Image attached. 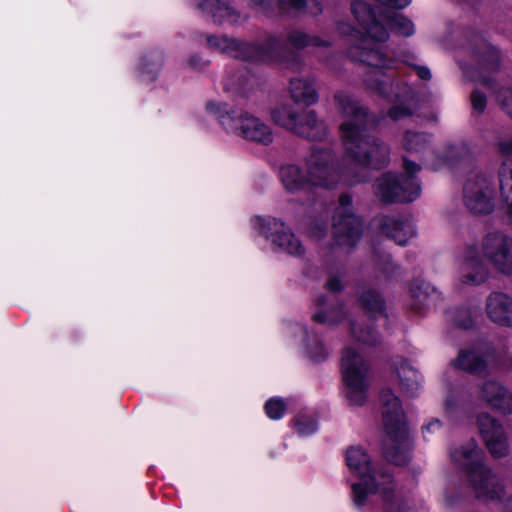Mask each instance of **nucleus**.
Listing matches in <instances>:
<instances>
[{"instance_id":"c756f323","label":"nucleus","mask_w":512,"mask_h":512,"mask_svg":"<svg viewBox=\"0 0 512 512\" xmlns=\"http://www.w3.org/2000/svg\"><path fill=\"white\" fill-rule=\"evenodd\" d=\"M288 41L294 48H304L311 45L320 46L324 44L318 37H310L300 31L290 33Z\"/></svg>"},{"instance_id":"4be33fe9","label":"nucleus","mask_w":512,"mask_h":512,"mask_svg":"<svg viewBox=\"0 0 512 512\" xmlns=\"http://www.w3.org/2000/svg\"><path fill=\"white\" fill-rule=\"evenodd\" d=\"M410 293L414 299L411 308L415 311H420L424 306H430L438 296L435 288L426 282L413 284L410 288Z\"/></svg>"},{"instance_id":"7c9ffc66","label":"nucleus","mask_w":512,"mask_h":512,"mask_svg":"<svg viewBox=\"0 0 512 512\" xmlns=\"http://www.w3.org/2000/svg\"><path fill=\"white\" fill-rule=\"evenodd\" d=\"M428 143V137L424 134L407 132L404 137V147L407 151L418 152Z\"/></svg>"},{"instance_id":"b1692460","label":"nucleus","mask_w":512,"mask_h":512,"mask_svg":"<svg viewBox=\"0 0 512 512\" xmlns=\"http://www.w3.org/2000/svg\"><path fill=\"white\" fill-rule=\"evenodd\" d=\"M199 7L202 10L211 13L212 17L220 23L224 21L235 23L237 21L238 16L236 13L219 0H206L200 2Z\"/></svg>"},{"instance_id":"9b49d317","label":"nucleus","mask_w":512,"mask_h":512,"mask_svg":"<svg viewBox=\"0 0 512 512\" xmlns=\"http://www.w3.org/2000/svg\"><path fill=\"white\" fill-rule=\"evenodd\" d=\"M341 371L346 397L351 405L360 406L367 399V366L363 358L352 348L343 351Z\"/></svg>"},{"instance_id":"5701e85b","label":"nucleus","mask_w":512,"mask_h":512,"mask_svg":"<svg viewBox=\"0 0 512 512\" xmlns=\"http://www.w3.org/2000/svg\"><path fill=\"white\" fill-rule=\"evenodd\" d=\"M453 366L470 373L482 374L486 371V361L475 351L462 350L453 361Z\"/></svg>"},{"instance_id":"8fccbe9b","label":"nucleus","mask_w":512,"mask_h":512,"mask_svg":"<svg viewBox=\"0 0 512 512\" xmlns=\"http://www.w3.org/2000/svg\"><path fill=\"white\" fill-rule=\"evenodd\" d=\"M190 66L196 67V64L193 63V59L190 61Z\"/></svg>"},{"instance_id":"473e14b6","label":"nucleus","mask_w":512,"mask_h":512,"mask_svg":"<svg viewBox=\"0 0 512 512\" xmlns=\"http://www.w3.org/2000/svg\"><path fill=\"white\" fill-rule=\"evenodd\" d=\"M295 426L298 434L301 436H308L314 433L317 429L315 421L308 417L298 418L295 422Z\"/></svg>"},{"instance_id":"a211bd4d","label":"nucleus","mask_w":512,"mask_h":512,"mask_svg":"<svg viewBox=\"0 0 512 512\" xmlns=\"http://www.w3.org/2000/svg\"><path fill=\"white\" fill-rule=\"evenodd\" d=\"M481 398L494 409L512 413V392L498 382H485L481 387Z\"/></svg>"},{"instance_id":"6e6552de","label":"nucleus","mask_w":512,"mask_h":512,"mask_svg":"<svg viewBox=\"0 0 512 512\" xmlns=\"http://www.w3.org/2000/svg\"><path fill=\"white\" fill-rule=\"evenodd\" d=\"M403 167L405 175L385 173L377 179L375 193L383 202H409L420 195V185L415 176L420 166L404 158Z\"/></svg>"},{"instance_id":"37998d69","label":"nucleus","mask_w":512,"mask_h":512,"mask_svg":"<svg viewBox=\"0 0 512 512\" xmlns=\"http://www.w3.org/2000/svg\"><path fill=\"white\" fill-rule=\"evenodd\" d=\"M327 287L330 291L336 292L341 289V283L338 278H330L327 282Z\"/></svg>"},{"instance_id":"09e8293b","label":"nucleus","mask_w":512,"mask_h":512,"mask_svg":"<svg viewBox=\"0 0 512 512\" xmlns=\"http://www.w3.org/2000/svg\"><path fill=\"white\" fill-rule=\"evenodd\" d=\"M309 235L314 238L320 237V235H318L317 233L314 232V228H311V230L309 231Z\"/></svg>"},{"instance_id":"49530a36","label":"nucleus","mask_w":512,"mask_h":512,"mask_svg":"<svg viewBox=\"0 0 512 512\" xmlns=\"http://www.w3.org/2000/svg\"><path fill=\"white\" fill-rule=\"evenodd\" d=\"M338 29L342 34H350L352 32V29L348 24H340Z\"/></svg>"},{"instance_id":"cd10ccee","label":"nucleus","mask_w":512,"mask_h":512,"mask_svg":"<svg viewBox=\"0 0 512 512\" xmlns=\"http://www.w3.org/2000/svg\"><path fill=\"white\" fill-rule=\"evenodd\" d=\"M410 89L403 88L401 97L397 94L395 98L399 100V104L394 105L388 112L391 119L397 121L412 114V98L410 96Z\"/></svg>"},{"instance_id":"f704fd0d","label":"nucleus","mask_w":512,"mask_h":512,"mask_svg":"<svg viewBox=\"0 0 512 512\" xmlns=\"http://www.w3.org/2000/svg\"><path fill=\"white\" fill-rule=\"evenodd\" d=\"M352 333L356 340L363 342L367 345H374L376 344L378 338L375 333H373L371 330L364 331L363 329H358L357 327H353Z\"/></svg>"},{"instance_id":"2eb2a0df","label":"nucleus","mask_w":512,"mask_h":512,"mask_svg":"<svg viewBox=\"0 0 512 512\" xmlns=\"http://www.w3.org/2000/svg\"><path fill=\"white\" fill-rule=\"evenodd\" d=\"M477 425L491 455L495 458L506 456L509 452V443L503 426L486 413L478 416Z\"/></svg>"},{"instance_id":"dca6fc26","label":"nucleus","mask_w":512,"mask_h":512,"mask_svg":"<svg viewBox=\"0 0 512 512\" xmlns=\"http://www.w3.org/2000/svg\"><path fill=\"white\" fill-rule=\"evenodd\" d=\"M261 230L266 238L281 250L295 256L303 253L304 249L300 241L283 222L277 219H262Z\"/></svg>"},{"instance_id":"0eeeda50","label":"nucleus","mask_w":512,"mask_h":512,"mask_svg":"<svg viewBox=\"0 0 512 512\" xmlns=\"http://www.w3.org/2000/svg\"><path fill=\"white\" fill-rule=\"evenodd\" d=\"M380 403L385 432L396 445L391 449H387L385 456L388 461L396 465H404L409 457L406 451L407 428L401 403L389 389L381 392Z\"/></svg>"},{"instance_id":"a18cd8bd","label":"nucleus","mask_w":512,"mask_h":512,"mask_svg":"<svg viewBox=\"0 0 512 512\" xmlns=\"http://www.w3.org/2000/svg\"><path fill=\"white\" fill-rule=\"evenodd\" d=\"M313 319L316 322L325 323L328 321V316L325 313L318 312V313L314 314Z\"/></svg>"},{"instance_id":"a878e982","label":"nucleus","mask_w":512,"mask_h":512,"mask_svg":"<svg viewBox=\"0 0 512 512\" xmlns=\"http://www.w3.org/2000/svg\"><path fill=\"white\" fill-rule=\"evenodd\" d=\"M477 57L481 70L480 81L488 84V80L482 75V73L484 71H496L499 63V54L494 47L484 45L482 50L478 53Z\"/></svg>"},{"instance_id":"6ab92c4d","label":"nucleus","mask_w":512,"mask_h":512,"mask_svg":"<svg viewBox=\"0 0 512 512\" xmlns=\"http://www.w3.org/2000/svg\"><path fill=\"white\" fill-rule=\"evenodd\" d=\"M298 114H296L292 107L287 104H280L275 106L271 111L272 120L282 126L283 128L293 132L296 135H310L315 136L319 133L321 127H314L311 130H306L303 126L298 125Z\"/></svg>"},{"instance_id":"ea45409f","label":"nucleus","mask_w":512,"mask_h":512,"mask_svg":"<svg viewBox=\"0 0 512 512\" xmlns=\"http://www.w3.org/2000/svg\"><path fill=\"white\" fill-rule=\"evenodd\" d=\"M326 350L321 344H316L314 349L309 350L311 359L316 362L322 361L326 357Z\"/></svg>"},{"instance_id":"c85d7f7f","label":"nucleus","mask_w":512,"mask_h":512,"mask_svg":"<svg viewBox=\"0 0 512 512\" xmlns=\"http://www.w3.org/2000/svg\"><path fill=\"white\" fill-rule=\"evenodd\" d=\"M361 302L367 312L371 313L373 317H380L383 320L386 319L384 314V303L380 296L374 291H367L361 296Z\"/></svg>"},{"instance_id":"f03ea898","label":"nucleus","mask_w":512,"mask_h":512,"mask_svg":"<svg viewBox=\"0 0 512 512\" xmlns=\"http://www.w3.org/2000/svg\"><path fill=\"white\" fill-rule=\"evenodd\" d=\"M334 99L342 117L340 137L345 149L344 161L354 166L380 168L388 161L389 149L369 134L366 109L343 91L337 92Z\"/></svg>"},{"instance_id":"bb28decb","label":"nucleus","mask_w":512,"mask_h":512,"mask_svg":"<svg viewBox=\"0 0 512 512\" xmlns=\"http://www.w3.org/2000/svg\"><path fill=\"white\" fill-rule=\"evenodd\" d=\"M298 125L303 126L306 130H311L312 128L321 127L319 129V133L315 136L310 135H300L301 137L310 139V140H321L326 136L327 128L323 121L319 120L314 111H306L301 114H298Z\"/></svg>"},{"instance_id":"c03bdc74","label":"nucleus","mask_w":512,"mask_h":512,"mask_svg":"<svg viewBox=\"0 0 512 512\" xmlns=\"http://www.w3.org/2000/svg\"><path fill=\"white\" fill-rule=\"evenodd\" d=\"M417 74L420 78L428 80L431 77V73L428 68L426 67H417Z\"/></svg>"},{"instance_id":"423d86ee","label":"nucleus","mask_w":512,"mask_h":512,"mask_svg":"<svg viewBox=\"0 0 512 512\" xmlns=\"http://www.w3.org/2000/svg\"><path fill=\"white\" fill-rule=\"evenodd\" d=\"M346 463L360 482L352 485L353 501L362 507L367 497L375 493L386 494L391 490L390 474L372 468L369 454L360 446H351L346 452Z\"/></svg>"},{"instance_id":"de8ad7c7","label":"nucleus","mask_w":512,"mask_h":512,"mask_svg":"<svg viewBox=\"0 0 512 512\" xmlns=\"http://www.w3.org/2000/svg\"><path fill=\"white\" fill-rule=\"evenodd\" d=\"M369 85L372 87V88H375L377 90L380 91V93H385V88H384V84L382 82L380 83H369Z\"/></svg>"},{"instance_id":"72a5a7b5","label":"nucleus","mask_w":512,"mask_h":512,"mask_svg":"<svg viewBox=\"0 0 512 512\" xmlns=\"http://www.w3.org/2000/svg\"><path fill=\"white\" fill-rule=\"evenodd\" d=\"M497 99L502 108L512 118V89L502 88L497 94Z\"/></svg>"},{"instance_id":"7ed1b4c3","label":"nucleus","mask_w":512,"mask_h":512,"mask_svg":"<svg viewBox=\"0 0 512 512\" xmlns=\"http://www.w3.org/2000/svg\"><path fill=\"white\" fill-rule=\"evenodd\" d=\"M487 259L495 270L512 275V239L501 232L487 234L480 244H468L457 258L459 281L476 286L486 281L489 270Z\"/></svg>"},{"instance_id":"1a4fd4ad","label":"nucleus","mask_w":512,"mask_h":512,"mask_svg":"<svg viewBox=\"0 0 512 512\" xmlns=\"http://www.w3.org/2000/svg\"><path fill=\"white\" fill-rule=\"evenodd\" d=\"M208 44L222 51L233 53L234 57H241L249 61L279 62L286 48L284 43L276 37H268L255 43H239L226 37H209Z\"/></svg>"},{"instance_id":"f3484780","label":"nucleus","mask_w":512,"mask_h":512,"mask_svg":"<svg viewBox=\"0 0 512 512\" xmlns=\"http://www.w3.org/2000/svg\"><path fill=\"white\" fill-rule=\"evenodd\" d=\"M487 317L501 327L512 328V297L502 292H493L486 299Z\"/></svg>"},{"instance_id":"e433bc0d","label":"nucleus","mask_w":512,"mask_h":512,"mask_svg":"<svg viewBox=\"0 0 512 512\" xmlns=\"http://www.w3.org/2000/svg\"><path fill=\"white\" fill-rule=\"evenodd\" d=\"M472 107L475 111L481 113L486 107V98L478 91H474L471 95Z\"/></svg>"},{"instance_id":"4468645a","label":"nucleus","mask_w":512,"mask_h":512,"mask_svg":"<svg viewBox=\"0 0 512 512\" xmlns=\"http://www.w3.org/2000/svg\"><path fill=\"white\" fill-rule=\"evenodd\" d=\"M497 153L503 158L497 171L500 195L505 203L509 221L512 224V136L499 139Z\"/></svg>"},{"instance_id":"aec40b11","label":"nucleus","mask_w":512,"mask_h":512,"mask_svg":"<svg viewBox=\"0 0 512 512\" xmlns=\"http://www.w3.org/2000/svg\"><path fill=\"white\" fill-rule=\"evenodd\" d=\"M378 225L387 237L393 239L399 245L406 244L415 234L414 227L411 223L401 222L387 216L378 219Z\"/></svg>"},{"instance_id":"79ce46f5","label":"nucleus","mask_w":512,"mask_h":512,"mask_svg":"<svg viewBox=\"0 0 512 512\" xmlns=\"http://www.w3.org/2000/svg\"><path fill=\"white\" fill-rule=\"evenodd\" d=\"M251 3L253 7L262 13L267 14L270 12V3H267L266 0H251Z\"/></svg>"},{"instance_id":"f257e3e1","label":"nucleus","mask_w":512,"mask_h":512,"mask_svg":"<svg viewBox=\"0 0 512 512\" xmlns=\"http://www.w3.org/2000/svg\"><path fill=\"white\" fill-rule=\"evenodd\" d=\"M381 8L374 10L363 0L352 3V13L362 29L360 61L374 68H398V61L387 60L383 52L389 38L388 29L402 36H411L413 23L395 10L408 6L411 0H377Z\"/></svg>"},{"instance_id":"20e7f679","label":"nucleus","mask_w":512,"mask_h":512,"mask_svg":"<svg viewBox=\"0 0 512 512\" xmlns=\"http://www.w3.org/2000/svg\"><path fill=\"white\" fill-rule=\"evenodd\" d=\"M452 462L466 471L476 497L483 501L500 500L504 493L501 481L483 464L484 454L474 440L450 452Z\"/></svg>"},{"instance_id":"ddd939ff","label":"nucleus","mask_w":512,"mask_h":512,"mask_svg":"<svg viewBox=\"0 0 512 512\" xmlns=\"http://www.w3.org/2000/svg\"><path fill=\"white\" fill-rule=\"evenodd\" d=\"M494 189L483 173L470 176L464 186V204L474 214H487L494 208Z\"/></svg>"},{"instance_id":"58836bf2","label":"nucleus","mask_w":512,"mask_h":512,"mask_svg":"<svg viewBox=\"0 0 512 512\" xmlns=\"http://www.w3.org/2000/svg\"><path fill=\"white\" fill-rule=\"evenodd\" d=\"M441 428V422L438 419H432L428 421L423 427H422V433L424 438H428L431 434L439 431Z\"/></svg>"},{"instance_id":"393cba45","label":"nucleus","mask_w":512,"mask_h":512,"mask_svg":"<svg viewBox=\"0 0 512 512\" xmlns=\"http://www.w3.org/2000/svg\"><path fill=\"white\" fill-rule=\"evenodd\" d=\"M401 390L407 395L413 396L420 387L421 376L413 368L408 365H402L398 371Z\"/></svg>"},{"instance_id":"412c9836","label":"nucleus","mask_w":512,"mask_h":512,"mask_svg":"<svg viewBox=\"0 0 512 512\" xmlns=\"http://www.w3.org/2000/svg\"><path fill=\"white\" fill-rule=\"evenodd\" d=\"M291 97L296 103L312 105L317 102L318 95L311 83L304 79L295 78L290 82Z\"/></svg>"},{"instance_id":"a19ab883","label":"nucleus","mask_w":512,"mask_h":512,"mask_svg":"<svg viewBox=\"0 0 512 512\" xmlns=\"http://www.w3.org/2000/svg\"><path fill=\"white\" fill-rule=\"evenodd\" d=\"M288 4L286 5L283 1L279 3V8L281 11H285L288 8L301 9L304 5H306V0H288Z\"/></svg>"},{"instance_id":"4c0bfd02","label":"nucleus","mask_w":512,"mask_h":512,"mask_svg":"<svg viewBox=\"0 0 512 512\" xmlns=\"http://www.w3.org/2000/svg\"><path fill=\"white\" fill-rule=\"evenodd\" d=\"M456 324L461 328H469L473 324V320L471 318V315L467 311H459L458 314L455 317Z\"/></svg>"},{"instance_id":"2f4dec72","label":"nucleus","mask_w":512,"mask_h":512,"mask_svg":"<svg viewBox=\"0 0 512 512\" xmlns=\"http://www.w3.org/2000/svg\"><path fill=\"white\" fill-rule=\"evenodd\" d=\"M286 410V404L281 398H271L265 404V412L270 419H280Z\"/></svg>"},{"instance_id":"9d476101","label":"nucleus","mask_w":512,"mask_h":512,"mask_svg":"<svg viewBox=\"0 0 512 512\" xmlns=\"http://www.w3.org/2000/svg\"><path fill=\"white\" fill-rule=\"evenodd\" d=\"M207 110L222 118V125L226 130L235 133L246 140L268 145L273 141L271 128L260 118L247 112L237 117L228 115L226 106L215 102H208Z\"/></svg>"},{"instance_id":"39448f33","label":"nucleus","mask_w":512,"mask_h":512,"mask_svg":"<svg viewBox=\"0 0 512 512\" xmlns=\"http://www.w3.org/2000/svg\"><path fill=\"white\" fill-rule=\"evenodd\" d=\"M332 156L328 150H314L306 160V176L295 165L281 168L280 176L287 191L295 193L310 186L331 187L339 179L338 172L330 165Z\"/></svg>"},{"instance_id":"f8f14e48","label":"nucleus","mask_w":512,"mask_h":512,"mask_svg":"<svg viewBox=\"0 0 512 512\" xmlns=\"http://www.w3.org/2000/svg\"><path fill=\"white\" fill-rule=\"evenodd\" d=\"M333 235L341 246L353 247L361 235V223L353 213L352 199L343 194L333 214Z\"/></svg>"},{"instance_id":"c9c22d12","label":"nucleus","mask_w":512,"mask_h":512,"mask_svg":"<svg viewBox=\"0 0 512 512\" xmlns=\"http://www.w3.org/2000/svg\"><path fill=\"white\" fill-rule=\"evenodd\" d=\"M239 82L236 84L234 89L242 94H246L250 89L254 87L255 79L249 75H241L238 78Z\"/></svg>"}]
</instances>
